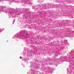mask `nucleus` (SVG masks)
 I'll use <instances>...</instances> for the list:
<instances>
[{"label":"nucleus","mask_w":74,"mask_h":74,"mask_svg":"<svg viewBox=\"0 0 74 74\" xmlns=\"http://www.w3.org/2000/svg\"><path fill=\"white\" fill-rule=\"evenodd\" d=\"M20 59H22V57H20Z\"/></svg>","instance_id":"nucleus-1"}]
</instances>
